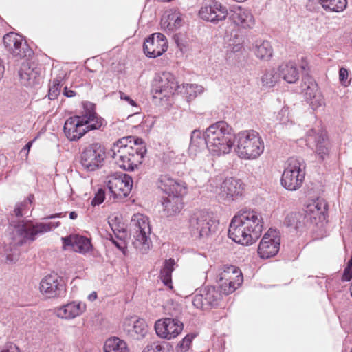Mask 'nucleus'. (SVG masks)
Listing matches in <instances>:
<instances>
[{"label": "nucleus", "instance_id": "nucleus-38", "mask_svg": "<svg viewBox=\"0 0 352 352\" xmlns=\"http://www.w3.org/2000/svg\"><path fill=\"white\" fill-rule=\"evenodd\" d=\"M324 10L339 12L343 11L347 5L346 0H319Z\"/></svg>", "mask_w": 352, "mask_h": 352}, {"label": "nucleus", "instance_id": "nucleus-39", "mask_svg": "<svg viewBox=\"0 0 352 352\" xmlns=\"http://www.w3.org/2000/svg\"><path fill=\"white\" fill-rule=\"evenodd\" d=\"M280 79L279 72L275 69H267L261 77V82L263 87L271 88L275 86Z\"/></svg>", "mask_w": 352, "mask_h": 352}, {"label": "nucleus", "instance_id": "nucleus-18", "mask_svg": "<svg viewBox=\"0 0 352 352\" xmlns=\"http://www.w3.org/2000/svg\"><path fill=\"white\" fill-rule=\"evenodd\" d=\"M107 186L114 198L123 199L131 192L133 179L125 173L111 175L109 177Z\"/></svg>", "mask_w": 352, "mask_h": 352}, {"label": "nucleus", "instance_id": "nucleus-46", "mask_svg": "<svg viewBox=\"0 0 352 352\" xmlns=\"http://www.w3.org/2000/svg\"><path fill=\"white\" fill-rule=\"evenodd\" d=\"M352 279V256L347 262L346 266L344 270L342 280L343 281H349Z\"/></svg>", "mask_w": 352, "mask_h": 352}, {"label": "nucleus", "instance_id": "nucleus-44", "mask_svg": "<svg viewBox=\"0 0 352 352\" xmlns=\"http://www.w3.org/2000/svg\"><path fill=\"white\" fill-rule=\"evenodd\" d=\"M307 101L314 110L322 107L324 104L323 97L320 92L316 93V95L312 96L310 100H307Z\"/></svg>", "mask_w": 352, "mask_h": 352}, {"label": "nucleus", "instance_id": "nucleus-40", "mask_svg": "<svg viewBox=\"0 0 352 352\" xmlns=\"http://www.w3.org/2000/svg\"><path fill=\"white\" fill-rule=\"evenodd\" d=\"M66 76V73L64 71H60L57 76L54 78L52 85L50 87L49 98L50 100H54L59 95L60 91V87L62 82Z\"/></svg>", "mask_w": 352, "mask_h": 352}, {"label": "nucleus", "instance_id": "nucleus-11", "mask_svg": "<svg viewBox=\"0 0 352 352\" xmlns=\"http://www.w3.org/2000/svg\"><path fill=\"white\" fill-rule=\"evenodd\" d=\"M216 227V221L206 211H196L190 217L189 230L192 236H208L211 232H214Z\"/></svg>", "mask_w": 352, "mask_h": 352}, {"label": "nucleus", "instance_id": "nucleus-10", "mask_svg": "<svg viewBox=\"0 0 352 352\" xmlns=\"http://www.w3.org/2000/svg\"><path fill=\"white\" fill-rule=\"evenodd\" d=\"M133 228V245L140 253L147 254L151 248V227L148 218L142 214H134L131 223Z\"/></svg>", "mask_w": 352, "mask_h": 352}, {"label": "nucleus", "instance_id": "nucleus-13", "mask_svg": "<svg viewBox=\"0 0 352 352\" xmlns=\"http://www.w3.org/2000/svg\"><path fill=\"white\" fill-rule=\"evenodd\" d=\"M39 289L47 298H64L67 294V284L62 276L51 274L41 279Z\"/></svg>", "mask_w": 352, "mask_h": 352}, {"label": "nucleus", "instance_id": "nucleus-45", "mask_svg": "<svg viewBox=\"0 0 352 352\" xmlns=\"http://www.w3.org/2000/svg\"><path fill=\"white\" fill-rule=\"evenodd\" d=\"M19 251L16 248L6 250V261L10 263L16 262L19 258Z\"/></svg>", "mask_w": 352, "mask_h": 352}, {"label": "nucleus", "instance_id": "nucleus-12", "mask_svg": "<svg viewBox=\"0 0 352 352\" xmlns=\"http://www.w3.org/2000/svg\"><path fill=\"white\" fill-rule=\"evenodd\" d=\"M181 85H179L175 76L169 72H163L155 75L153 82L152 91L155 98L161 97L157 94H161L162 97H168L170 95L177 94Z\"/></svg>", "mask_w": 352, "mask_h": 352}, {"label": "nucleus", "instance_id": "nucleus-50", "mask_svg": "<svg viewBox=\"0 0 352 352\" xmlns=\"http://www.w3.org/2000/svg\"><path fill=\"white\" fill-rule=\"evenodd\" d=\"M119 95L121 100L126 101L131 106L138 108L136 102L131 98L129 96L122 91H119Z\"/></svg>", "mask_w": 352, "mask_h": 352}, {"label": "nucleus", "instance_id": "nucleus-9", "mask_svg": "<svg viewBox=\"0 0 352 352\" xmlns=\"http://www.w3.org/2000/svg\"><path fill=\"white\" fill-rule=\"evenodd\" d=\"M306 164L301 157H292L285 162L281 185L287 190L296 191L302 185L305 177Z\"/></svg>", "mask_w": 352, "mask_h": 352}, {"label": "nucleus", "instance_id": "nucleus-8", "mask_svg": "<svg viewBox=\"0 0 352 352\" xmlns=\"http://www.w3.org/2000/svg\"><path fill=\"white\" fill-rule=\"evenodd\" d=\"M235 151L241 160H254L264 151L265 144L259 133L255 130H245L235 136Z\"/></svg>", "mask_w": 352, "mask_h": 352}, {"label": "nucleus", "instance_id": "nucleus-1", "mask_svg": "<svg viewBox=\"0 0 352 352\" xmlns=\"http://www.w3.org/2000/svg\"><path fill=\"white\" fill-rule=\"evenodd\" d=\"M30 204V199L17 204L13 212L8 217L9 238L11 240L10 244L14 246L32 243L38 236L50 232L60 224L59 221L43 223L25 219V217H29Z\"/></svg>", "mask_w": 352, "mask_h": 352}, {"label": "nucleus", "instance_id": "nucleus-14", "mask_svg": "<svg viewBox=\"0 0 352 352\" xmlns=\"http://www.w3.org/2000/svg\"><path fill=\"white\" fill-rule=\"evenodd\" d=\"M105 157L103 147L98 143L85 147L80 154V164L87 171H94L102 166Z\"/></svg>", "mask_w": 352, "mask_h": 352}, {"label": "nucleus", "instance_id": "nucleus-49", "mask_svg": "<svg viewBox=\"0 0 352 352\" xmlns=\"http://www.w3.org/2000/svg\"><path fill=\"white\" fill-rule=\"evenodd\" d=\"M349 72L348 70L342 67L339 70V80L342 85L347 87L350 84V80H348Z\"/></svg>", "mask_w": 352, "mask_h": 352}, {"label": "nucleus", "instance_id": "nucleus-55", "mask_svg": "<svg viewBox=\"0 0 352 352\" xmlns=\"http://www.w3.org/2000/svg\"><path fill=\"white\" fill-rule=\"evenodd\" d=\"M33 142H34V140L30 141L24 146L23 150L27 151V154L29 153V151L32 146Z\"/></svg>", "mask_w": 352, "mask_h": 352}, {"label": "nucleus", "instance_id": "nucleus-16", "mask_svg": "<svg viewBox=\"0 0 352 352\" xmlns=\"http://www.w3.org/2000/svg\"><path fill=\"white\" fill-rule=\"evenodd\" d=\"M3 44L8 53L16 60L30 56L32 51L22 36L10 32L3 36Z\"/></svg>", "mask_w": 352, "mask_h": 352}, {"label": "nucleus", "instance_id": "nucleus-58", "mask_svg": "<svg viewBox=\"0 0 352 352\" xmlns=\"http://www.w3.org/2000/svg\"><path fill=\"white\" fill-rule=\"evenodd\" d=\"M113 243L115 244V245L120 250H122L123 249V247L122 246V245L118 243V242H116V241H113Z\"/></svg>", "mask_w": 352, "mask_h": 352}, {"label": "nucleus", "instance_id": "nucleus-43", "mask_svg": "<svg viewBox=\"0 0 352 352\" xmlns=\"http://www.w3.org/2000/svg\"><path fill=\"white\" fill-rule=\"evenodd\" d=\"M276 118L279 121L280 124L283 125L288 126L293 123L289 118L288 108L283 107L279 111Z\"/></svg>", "mask_w": 352, "mask_h": 352}, {"label": "nucleus", "instance_id": "nucleus-56", "mask_svg": "<svg viewBox=\"0 0 352 352\" xmlns=\"http://www.w3.org/2000/svg\"><path fill=\"white\" fill-rule=\"evenodd\" d=\"M97 298V294L96 292H93L88 296V299L90 301H94Z\"/></svg>", "mask_w": 352, "mask_h": 352}, {"label": "nucleus", "instance_id": "nucleus-28", "mask_svg": "<svg viewBox=\"0 0 352 352\" xmlns=\"http://www.w3.org/2000/svg\"><path fill=\"white\" fill-rule=\"evenodd\" d=\"M86 310V305L78 301H72L56 309L57 317L72 320L80 316Z\"/></svg>", "mask_w": 352, "mask_h": 352}, {"label": "nucleus", "instance_id": "nucleus-37", "mask_svg": "<svg viewBox=\"0 0 352 352\" xmlns=\"http://www.w3.org/2000/svg\"><path fill=\"white\" fill-rule=\"evenodd\" d=\"M182 91H178L177 94H182L186 96L189 100L193 99L201 94L204 89L201 85L196 84H186L182 85L179 89Z\"/></svg>", "mask_w": 352, "mask_h": 352}, {"label": "nucleus", "instance_id": "nucleus-32", "mask_svg": "<svg viewBox=\"0 0 352 352\" xmlns=\"http://www.w3.org/2000/svg\"><path fill=\"white\" fill-rule=\"evenodd\" d=\"M280 78L288 83H295L299 78V74L295 63H283L278 67Z\"/></svg>", "mask_w": 352, "mask_h": 352}, {"label": "nucleus", "instance_id": "nucleus-20", "mask_svg": "<svg viewBox=\"0 0 352 352\" xmlns=\"http://www.w3.org/2000/svg\"><path fill=\"white\" fill-rule=\"evenodd\" d=\"M184 324L177 318H165L155 323L156 334L161 338L171 340L181 333Z\"/></svg>", "mask_w": 352, "mask_h": 352}, {"label": "nucleus", "instance_id": "nucleus-36", "mask_svg": "<svg viewBox=\"0 0 352 352\" xmlns=\"http://www.w3.org/2000/svg\"><path fill=\"white\" fill-rule=\"evenodd\" d=\"M175 264L173 258H169L164 261V266L160 271V277L163 283L167 287L172 288V272L174 270Z\"/></svg>", "mask_w": 352, "mask_h": 352}, {"label": "nucleus", "instance_id": "nucleus-57", "mask_svg": "<svg viewBox=\"0 0 352 352\" xmlns=\"http://www.w3.org/2000/svg\"><path fill=\"white\" fill-rule=\"evenodd\" d=\"M78 214L75 211L69 212V218L72 220L77 219Z\"/></svg>", "mask_w": 352, "mask_h": 352}, {"label": "nucleus", "instance_id": "nucleus-33", "mask_svg": "<svg viewBox=\"0 0 352 352\" xmlns=\"http://www.w3.org/2000/svg\"><path fill=\"white\" fill-rule=\"evenodd\" d=\"M253 50L255 56L263 60H268L273 55L272 47L270 43L267 41H256Z\"/></svg>", "mask_w": 352, "mask_h": 352}, {"label": "nucleus", "instance_id": "nucleus-2", "mask_svg": "<svg viewBox=\"0 0 352 352\" xmlns=\"http://www.w3.org/2000/svg\"><path fill=\"white\" fill-rule=\"evenodd\" d=\"M263 228L261 214L254 210H240L230 221L228 236L235 243L250 245L259 239Z\"/></svg>", "mask_w": 352, "mask_h": 352}, {"label": "nucleus", "instance_id": "nucleus-15", "mask_svg": "<svg viewBox=\"0 0 352 352\" xmlns=\"http://www.w3.org/2000/svg\"><path fill=\"white\" fill-rule=\"evenodd\" d=\"M241 270L234 265H225L218 275V283L226 294L234 292L243 283Z\"/></svg>", "mask_w": 352, "mask_h": 352}, {"label": "nucleus", "instance_id": "nucleus-7", "mask_svg": "<svg viewBox=\"0 0 352 352\" xmlns=\"http://www.w3.org/2000/svg\"><path fill=\"white\" fill-rule=\"evenodd\" d=\"M208 150L213 155L220 156L230 153L236 135L226 122H217L206 129Z\"/></svg>", "mask_w": 352, "mask_h": 352}, {"label": "nucleus", "instance_id": "nucleus-34", "mask_svg": "<svg viewBox=\"0 0 352 352\" xmlns=\"http://www.w3.org/2000/svg\"><path fill=\"white\" fill-rule=\"evenodd\" d=\"M104 352H129V349L124 340L118 337H113L105 341Z\"/></svg>", "mask_w": 352, "mask_h": 352}, {"label": "nucleus", "instance_id": "nucleus-53", "mask_svg": "<svg viewBox=\"0 0 352 352\" xmlns=\"http://www.w3.org/2000/svg\"><path fill=\"white\" fill-rule=\"evenodd\" d=\"M300 67L304 71H306L309 69L308 62H307L306 58L302 57Z\"/></svg>", "mask_w": 352, "mask_h": 352}, {"label": "nucleus", "instance_id": "nucleus-17", "mask_svg": "<svg viewBox=\"0 0 352 352\" xmlns=\"http://www.w3.org/2000/svg\"><path fill=\"white\" fill-rule=\"evenodd\" d=\"M221 293L214 287L197 289L192 298V305L197 309L208 310L218 305Z\"/></svg>", "mask_w": 352, "mask_h": 352}, {"label": "nucleus", "instance_id": "nucleus-31", "mask_svg": "<svg viewBox=\"0 0 352 352\" xmlns=\"http://www.w3.org/2000/svg\"><path fill=\"white\" fill-rule=\"evenodd\" d=\"M205 148H208V134L206 131L203 133L199 130H194L190 137V154L196 155L199 152Z\"/></svg>", "mask_w": 352, "mask_h": 352}, {"label": "nucleus", "instance_id": "nucleus-3", "mask_svg": "<svg viewBox=\"0 0 352 352\" xmlns=\"http://www.w3.org/2000/svg\"><path fill=\"white\" fill-rule=\"evenodd\" d=\"M142 144L141 138L131 136L123 138L113 144L109 155L123 170H134L142 164L146 152Z\"/></svg>", "mask_w": 352, "mask_h": 352}, {"label": "nucleus", "instance_id": "nucleus-6", "mask_svg": "<svg viewBox=\"0 0 352 352\" xmlns=\"http://www.w3.org/2000/svg\"><path fill=\"white\" fill-rule=\"evenodd\" d=\"M327 208V204L324 199H318L309 204L303 212L288 214L284 224L297 232H301L312 226H318L326 221Z\"/></svg>", "mask_w": 352, "mask_h": 352}, {"label": "nucleus", "instance_id": "nucleus-29", "mask_svg": "<svg viewBox=\"0 0 352 352\" xmlns=\"http://www.w3.org/2000/svg\"><path fill=\"white\" fill-rule=\"evenodd\" d=\"M182 14L177 9H169L166 10L161 19L162 28L173 32L179 29L183 24Z\"/></svg>", "mask_w": 352, "mask_h": 352}, {"label": "nucleus", "instance_id": "nucleus-23", "mask_svg": "<svg viewBox=\"0 0 352 352\" xmlns=\"http://www.w3.org/2000/svg\"><path fill=\"white\" fill-rule=\"evenodd\" d=\"M228 19L235 26L243 29H252L255 25V19L252 11L240 6L230 8Z\"/></svg>", "mask_w": 352, "mask_h": 352}, {"label": "nucleus", "instance_id": "nucleus-22", "mask_svg": "<svg viewBox=\"0 0 352 352\" xmlns=\"http://www.w3.org/2000/svg\"><path fill=\"white\" fill-rule=\"evenodd\" d=\"M280 237L276 230L270 229L263 236L258 248V254L262 258L274 256L280 249Z\"/></svg>", "mask_w": 352, "mask_h": 352}, {"label": "nucleus", "instance_id": "nucleus-21", "mask_svg": "<svg viewBox=\"0 0 352 352\" xmlns=\"http://www.w3.org/2000/svg\"><path fill=\"white\" fill-rule=\"evenodd\" d=\"M199 14L202 19L217 24L226 19L228 11L221 2L210 1L201 8Z\"/></svg>", "mask_w": 352, "mask_h": 352}, {"label": "nucleus", "instance_id": "nucleus-54", "mask_svg": "<svg viewBox=\"0 0 352 352\" xmlns=\"http://www.w3.org/2000/svg\"><path fill=\"white\" fill-rule=\"evenodd\" d=\"M63 217H65V215H63V213L60 212V213H56V214H51L50 216L44 217L43 219H56V218H61Z\"/></svg>", "mask_w": 352, "mask_h": 352}, {"label": "nucleus", "instance_id": "nucleus-59", "mask_svg": "<svg viewBox=\"0 0 352 352\" xmlns=\"http://www.w3.org/2000/svg\"><path fill=\"white\" fill-rule=\"evenodd\" d=\"M350 325L351 326V329H352V318H351V322H350Z\"/></svg>", "mask_w": 352, "mask_h": 352}, {"label": "nucleus", "instance_id": "nucleus-4", "mask_svg": "<svg viewBox=\"0 0 352 352\" xmlns=\"http://www.w3.org/2000/svg\"><path fill=\"white\" fill-rule=\"evenodd\" d=\"M82 104V115L70 117L65 122L63 132L69 141H76L86 133L100 129L104 124V120L96 112L94 103L84 102Z\"/></svg>", "mask_w": 352, "mask_h": 352}, {"label": "nucleus", "instance_id": "nucleus-25", "mask_svg": "<svg viewBox=\"0 0 352 352\" xmlns=\"http://www.w3.org/2000/svg\"><path fill=\"white\" fill-rule=\"evenodd\" d=\"M168 42L162 33H154L147 37L143 45L144 52L149 58H156L167 50Z\"/></svg>", "mask_w": 352, "mask_h": 352}, {"label": "nucleus", "instance_id": "nucleus-19", "mask_svg": "<svg viewBox=\"0 0 352 352\" xmlns=\"http://www.w3.org/2000/svg\"><path fill=\"white\" fill-rule=\"evenodd\" d=\"M306 142L309 147H315L316 153L322 160L329 155L330 143L325 131L321 129L309 130L306 135Z\"/></svg>", "mask_w": 352, "mask_h": 352}, {"label": "nucleus", "instance_id": "nucleus-52", "mask_svg": "<svg viewBox=\"0 0 352 352\" xmlns=\"http://www.w3.org/2000/svg\"><path fill=\"white\" fill-rule=\"evenodd\" d=\"M63 94L67 98H71L76 95V92L72 89H69L67 87H64Z\"/></svg>", "mask_w": 352, "mask_h": 352}, {"label": "nucleus", "instance_id": "nucleus-26", "mask_svg": "<svg viewBox=\"0 0 352 352\" xmlns=\"http://www.w3.org/2000/svg\"><path fill=\"white\" fill-rule=\"evenodd\" d=\"M124 332L132 339L141 340L148 333V327L144 320L135 318L126 319L123 324Z\"/></svg>", "mask_w": 352, "mask_h": 352}, {"label": "nucleus", "instance_id": "nucleus-41", "mask_svg": "<svg viewBox=\"0 0 352 352\" xmlns=\"http://www.w3.org/2000/svg\"><path fill=\"white\" fill-rule=\"evenodd\" d=\"M243 38L237 34H231V37L228 41L227 51L233 53L239 52L243 48Z\"/></svg>", "mask_w": 352, "mask_h": 352}, {"label": "nucleus", "instance_id": "nucleus-24", "mask_svg": "<svg viewBox=\"0 0 352 352\" xmlns=\"http://www.w3.org/2000/svg\"><path fill=\"white\" fill-rule=\"evenodd\" d=\"M244 186L239 179L230 177L226 179L221 185L219 197L226 202L237 201L242 198Z\"/></svg>", "mask_w": 352, "mask_h": 352}, {"label": "nucleus", "instance_id": "nucleus-35", "mask_svg": "<svg viewBox=\"0 0 352 352\" xmlns=\"http://www.w3.org/2000/svg\"><path fill=\"white\" fill-rule=\"evenodd\" d=\"M302 91L305 94L306 100H310L312 96L316 95V93H320L318 85L311 76L306 75L302 77Z\"/></svg>", "mask_w": 352, "mask_h": 352}, {"label": "nucleus", "instance_id": "nucleus-47", "mask_svg": "<svg viewBox=\"0 0 352 352\" xmlns=\"http://www.w3.org/2000/svg\"><path fill=\"white\" fill-rule=\"evenodd\" d=\"M105 198V193L102 189H99L95 194L94 197L91 200V205L94 206H99L101 204Z\"/></svg>", "mask_w": 352, "mask_h": 352}, {"label": "nucleus", "instance_id": "nucleus-48", "mask_svg": "<svg viewBox=\"0 0 352 352\" xmlns=\"http://www.w3.org/2000/svg\"><path fill=\"white\" fill-rule=\"evenodd\" d=\"M143 352H164V347L159 342H153L144 349Z\"/></svg>", "mask_w": 352, "mask_h": 352}, {"label": "nucleus", "instance_id": "nucleus-51", "mask_svg": "<svg viewBox=\"0 0 352 352\" xmlns=\"http://www.w3.org/2000/svg\"><path fill=\"white\" fill-rule=\"evenodd\" d=\"M0 352H21L19 348L13 343L7 344Z\"/></svg>", "mask_w": 352, "mask_h": 352}, {"label": "nucleus", "instance_id": "nucleus-5", "mask_svg": "<svg viewBox=\"0 0 352 352\" xmlns=\"http://www.w3.org/2000/svg\"><path fill=\"white\" fill-rule=\"evenodd\" d=\"M156 184L159 189L167 195L162 201L164 214L173 217L179 214L184 206L183 197L188 192L186 182L165 173L159 176Z\"/></svg>", "mask_w": 352, "mask_h": 352}, {"label": "nucleus", "instance_id": "nucleus-30", "mask_svg": "<svg viewBox=\"0 0 352 352\" xmlns=\"http://www.w3.org/2000/svg\"><path fill=\"white\" fill-rule=\"evenodd\" d=\"M63 245L72 246L73 250L80 254H86L93 248L91 240L85 236L72 234L67 237L62 238Z\"/></svg>", "mask_w": 352, "mask_h": 352}, {"label": "nucleus", "instance_id": "nucleus-27", "mask_svg": "<svg viewBox=\"0 0 352 352\" xmlns=\"http://www.w3.org/2000/svg\"><path fill=\"white\" fill-rule=\"evenodd\" d=\"M21 83L25 87H34L38 85L41 77L39 69L29 62H23L19 70Z\"/></svg>", "mask_w": 352, "mask_h": 352}, {"label": "nucleus", "instance_id": "nucleus-42", "mask_svg": "<svg viewBox=\"0 0 352 352\" xmlns=\"http://www.w3.org/2000/svg\"><path fill=\"white\" fill-rule=\"evenodd\" d=\"M196 336L197 333H194L187 334L182 340L177 344V347H179L182 351H187L189 349L192 340L196 338Z\"/></svg>", "mask_w": 352, "mask_h": 352}]
</instances>
